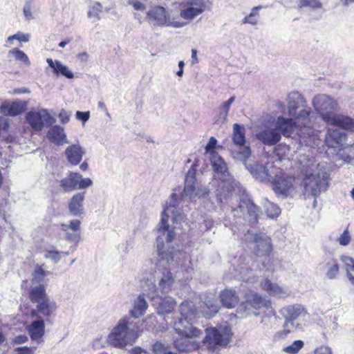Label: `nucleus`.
I'll return each mask as SVG.
<instances>
[{
  "instance_id": "5fc2aeb1",
  "label": "nucleus",
  "mask_w": 354,
  "mask_h": 354,
  "mask_svg": "<svg viewBox=\"0 0 354 354\" xmlns=\"http://www.w3.org/2000/svg\"><path fill=\"white\" fill-rule=\"evenodd\" d=\"M102 6L100 3H95L88 12V17L97 16L101 12Z\"/></svg>"
},
{
  "instance_id": "4d7b16f0",
  "label": "nucleus",
  "mask_w": 354,
  "mask_h": 354,
  "mask_svg": "<svg viewBox=\"0 0 354 354\" xmlns=\"http://www.w3.org/2000/svg\"><path fill=\"white\" fill-rule=\"evenodd\" d=\"M247 207L250 216L256 219L258 213V207L252 203H248Z\"/></svg>"
},
{
  "instance_id": "ddd939ff",
  "label": "nucleus",
  "mask_w": 354,
  "mask_h": 354,
  "mask_svg": "<svg viewBox=\"0 0 354 354\" xmlns=\"http://www.w3.org/2000/svg\"><path fill=\"white\" fill-rule=\"evenodd\" d=\"M151 300L152 305L157 308L158 314L165 315L172 312L176 305L174 298L166 296H160L159 294L148 295Z\"/></svg>"
},
{
  "instance_id": "49530a36",
  "label": "nucleus",
  "mask_w": 354,
  "mask_h": 354,
  "mask_svg": "<svg viewBox=\"0 0 354 354\" xmlns=\"http://www.w3.org/2000/svg\"><path fill=\"white\" fill-rule=\"evenodd\" d=\"M351 241V236L348 229H346L337 238V241L342 246L348 245Z\"/></svg>"
},
{
  "instance_id": "a19ab883",
  "label": "nucleus",
  "mask_w": 354,
  "mask_h": 354,
  "mask_svg": "<svg viewBox=\"0 0 354 354\" xmlns=\"http://www.w3.org/2000/svg\"><path fill=\"white\" fill-rule=\"evenodd\" d=\"M304 343L301 340H295L291 345L286 346L283 351L288 354H297L304 347Z\"/></svg>"
},
{
  "instance_id": "c756f323",
  "label": "nucleus",
  "mask_w": 354,
  "mask_h": 354,
  "mask_svg": "<svg viewBox=\"0 0 354 354\" xmlns=\"http://www.w3.org/2000/svg\"><path fill=\"white\" fill-rule=\"evenodd\" d=\"M47 62L57 75H62L68 79H72L73 77V73L67 66L63 65L59 61L55 60L53 62L52 59L48 58L47 59Z\"/></svg>"
},
{
  "instance_id": "c85d7f7f",
  "label": "nucleus",
  "mask_w": 354,
  "mask_h": 354,
  "mask_svg": "<svg viewBox=\"0 0 354 354\" xmlns=\"http://www.w3.org/2000/svg\"><path fill=\"white\" fill-rule=\"evenodd\" d=\"M48 137L50 141L57 145H62L66 142V136L64 129L59 126H53L48 131Z\"/></svg>"
},
{
  "instance_id": "bb28decb",
  "label": "nucleus",
  "mask_w": 354,
  "mask_h": 354,
  "mask_svg": "<svg viewBox=\"0 0 354 354\" xmlns=\"http://www.w3.org/2000/svg\"><path fill=\"white\" fill-rule=\"evenodd\" d=\"M84 200V192L73 195L68 203V209L72 215L80 216L83 213Z\"/></svg>"
},
{
  "instance_id": "338daca9",
  "label": "nucleus",
  "mask_w": 354,
  "mask_h": 354,
  "mask_svg": "<svg viewBox=\"0 0 354 354\" xmlns=\"http://www.w3.org/2000/svg\"><path fill=\"white\" fill-rule=\"evenodd\" d=\"M28 341V337L25 335H20L16 336L14 339L13 342L16 344H21Z\"/></svg>"
},
{
  "instance_id": "5701e85b",
  "label": "nucleus",
  "mask_w": 354,
  "mask_h": 354,
  "mask_svg": "<svg viewBox=\"0 0 354 354\" xmlns=\"http://www.w3.org/2000/svg\"><path fill=\"white\" fill-rule=\"evenodd\" d=\"M26 330L32 341H40L45 334V323L43 319L33 321L26 327Z\"/></svg>"
},
{
  "instance_id": "69168bd1",
  "label": "nucleus",
  "mask_w": 354,
  "mask_h": 354,
  "mask_svg": "<svg viewBox=\"0 0 354 354\" xmlns=\"http://www.w3.org/2000/svg\"><path fill=\"white\" fill-rule=\"evenodd\" d=\"M17 351V354H34L32 349L28 346L19 347Z\"/></svg>"
},
{
  "instance_id": "6e6552de",
  "label": "nucleus",
  "mask_w": 354,
  "mask_h": 354,
  "mask_svg": "<svg viewBox=\"0 0 354 354\" xmlns=\"http://www.w3.org/2000/svg\"><path fill=\"white\" fill-rule=\"evenodd\" d=\"M130 325L128 318L120 319L112 330V346L123 348L136 342L139 335L134 329L130 328Z\"/></svg>"
},
{
  "instance_id": "6ab92c4d",
  "label": "nucleus",
  "mask_w": 354,
  "mask_h": 354,
  "mask_svg": "<svg viewBox=\"0 0 354 354\" xmlns=\"http://www.w3.org/2000/svg\"><path fill=\"white\" fill-rule=\"evenodd\" d=\"M274 192L283 198L288 196L292 185V178L288 176H276L272 182Z\"/></svg>"
},
{
  "instance_id": "79ce46f5",
  "label": "nucleus",
  "mask_w": 354,
  "mask_h": 354,
  "mask_svg": "<svg viewBox=\"0 0 354 354\" xmlns=\"http://www.w3.org/2000/svg\"><path fill=\"white\" fill-rule=\"evenodd\" d=\"M297 5L300 8L309 7L313 9L321 8L322 6L319 0H298Z\"/></svg>"
},
{
  "instance_id": "58836bf2",
  "label": "nucleus",
  "mask_w": 354,
  "mask_h": 354,
  "mask_svg": "<svg viewBox=\"0 0 354 354\" xmlns=\"http://www.w3.org/2000/svg\"><path fill=\"white\" fill-rule=\"evenodd\" d=\"M295 329V327L287 325V323L283 322V329L277 331L273 336V339L274 341H280L281 339H286L289 334L292 332Z\"/></svg>"
},
{
  "instance_id": "8fccbe9b",
  "label": "nucleus",
  "mask_w": 354,
  "mask_h": 354,
  "mask_svg": "<svg viewBox=\"0 0 354 354\" xmlns=\"http://www.w3.org/2000/svg\"><path fill=\"white\" fill-rule=\"evenodd\" d=\"M66 236L65 238L67 241L71 242H74L75 243H78L81 239V236L80 232L75 233H68V231L65 232Z\"/></svg>"
},
{
  "instance_id": "393cba45",
  "label": "nucleus",
  "mask_w": 354,
  "mask_h": 354,
  "mask_svg": "<svg viewBox=\"0 0 354 354\" xmlns=\"http://www.w3.org/2000/svg\"><path fill=\"white\" fill-rule=\"evenodd\" d=\"M220 299L223 306L227 308H234L239 301V297L233 289H226L220 293Z\"/></svg>"
},
{
  "instance_id": "3c124183",
  "label": "nucleus",
  "mask_w": 354,
  "mask_h": 354,
  "mask_svg": "<svg viewBox=\"0 0 354 354\" xmlns=\"http://www.w3.org/2000/svg\"><path fill=\"white\" fill-rule=\"evenodd\" d=\"M167 348L163 344L157 342L153 346V352L154 354H164Z\"/></svg>"
},
{
  "instance_id": "1a4fd4ad",
  "label": "nucleus",
  "mask_w": 354,
  "mask_h": 354,
  "mask_svg": "<svg viewBox=\"0 0 354 354\" xmlns=\"http://www.w3.org/2000/svg\"><path fill=\"white\" fill-rule=\"evenodd\" d=\"M279 313L283 317L284 322L295 327V329L302 328L300 321L308 315L306 308L299 304L285 306L279 310Z\"/></svg>"
},
{
  "instance_id": "a18cd8bd",
  "label": "nucleus",
  "mask_w": 354,
  "mask_h": 354,
  "mask_svg": "<svg viewBox=\"0 0 354 354\" xmlns=\"http://www.w3.org/2000/svg\"><path fill=\"white\" fill-rule=\"evenodd\" d=\"M230 106L225 102L221 105L219 108V115L217 122L224 123L227 119Z\"/></svg>"
},
{
  "instance_id": "c03bdc74",
  "label": "nucleus",
  "mask_w": 354,
  "mask_h": 354,
  "mask_svg": "<svg viewBox=\"0 0 354 354\" xmlns=\"http://www.w3.org/2000/svg\"><path fill=\"white\" fill-rule=\"evenodd\" d=\"M81 222L80 220L74 219L70 221L69 225L62 224V230L67 232L68 229L72 230L74 232H80Z\"/></svg>"
},
{
  "instance_id": "dca6fc26",
  "label": "nucleus",
  "mask_w": 354,
  "mask_h": 354,
  "mask_svg": "<svg viewBox=\"0 0 354 354\" xmlns=\"http://www.w3.org/2000/svg\"><path fill=\"white\" fill-rule=\"evenodd\" d=\"M245 168L252 175V176L261 181L264 182L270 180V174H269L268 166H264L262 164H259L257 162L249 163L247 162H243Z\"/></svg>"
},
{
  "instance_id": "aec40b11",
  "label": "nucleus",
  "mask_w": 354,
  "mask_h": 354,
  "mask_svg": "<svg viewBox=\"0 0 354 354\" xmlns=\"http://www.w3.org/2000/svg\"><path fill=\"white\" fill-rule=\"evenodd\" d=\"M346 140L345 132L339 129H329L326 136V143L328 147L331 148L343 145Z\"/></svg>"
},
{
  "instance_id": "6e6d98bb",
  "label": "nucleus",
  "mask_w": 354,
  "mask_h": 354,
  "mask_svg": "<svg viewBox=\"0 0 354 354\" xmlns=\"http://www.w3.org/2000/svg\"><path fill=\"white\" fill-rule=\"evenodd\" d=\"M24 14L27 20H30L33 18L30 2H28L25 5L24 8Z\"/></svg>"
},
{
  "instance_id": "e2e57ef3",
  "label": "nucleus",
  "mask_w": 354,
  "mask_h": 354,
  "mask_svg": "<svg viewBox=\"0 0 354 354\" xmlns=\"http://www.w3.org/2000/svg\"><path fill=\"white\" fill-rule=\"evenodd\" d=\"M216 143H217L216 139L214 137H211L210 139L209 140L208 143L207 144V145L205 147L206 151H214L213 149L215 148Z\"/></svg>"
},
{
  "instance_id": "603ef678",
  "label": "nucleus",
  "mask_w": 354,
  "mask_h": 354,
  "mask_svg": "<svg viewBox=\"0 0 354 354\" xmlns=\"http://www.w3.org/2000/svg\"><path fill=\"white\" fill-rule=\"evenodd\" d=\"M261 325L263 330H268L272 327L271 317L269 316H263L261 320Z\"/></svg>"
},
{
  "instance_id": "4be33fe9",
  "label": "nucleus",
  "mask_w": 354,
  "mask_h": 354,
  "mask_svg": "<svg viewBox=\"0 0 354 354\" xmlns=\"http://www.w3.org/2000/svg\"><path fill=\"white\" fill-rule=\"evenodd\" d=\"M187 301L189 302V301ZM202 301L203 306L202 307L203 309L201 310H198L193 302L190 301L194 305L196 312L198 313L196 318L199 317L201 315L210 317L218 311L219 306L213 297H205L203 299Z\"/></svg>"
},
{
  "instance_id": "f257e3e1",
  "label": "nucleus",
  "mask_w": 354,
  "mask_h": 354,
  "mask_svg": "<svg viewBox=\"0 0 354 354\" xmlns=\"http://www.w3.org/2000/svg\"><path fill=\"white\" fill-rule=\"evenodd\" d=\"M195 176L196 170L192 166L186 174L183 189H174L162 212L158 228L159 234L156 239L157 250L160 257V266L163 267L165 263H167L169 268L159 269L156 272L157 286L151 281H147L145 283L148 289L144 288V290L147 292L148 295H156L159 292L167 295L170 292L175 281L171 270L182 266L186 257L183 252L175 251L173 248L165 250L164 240H166L167 243L172 241L175 236L174 230L185 221V212L188 211L191 203H195L200 198H206L209 196V189L199 185Z\"/></svg>"
},
{
  "instance_id": "b1692460",
  "label": "nucleus",
  "mask_w": 354,
  "mask_h": 354,
  "mask_svg": "<svg viewBox=\"0 0 354 354\" xmlns=\"http://www.w3.org/2000/svg\"><path fill=\"white\" fill-rule=\"evenodd\" d=\"M256 137L263 144L272 146L281 140V133L274 127V129L261 131L257 133Z\"/></svg>"
},
{
  "instance_id": "c9c22d12",
  "label": "nucleus",
  "mask_w": 354,
  "mask_h": 354,
  "mask_svg": "<svg viewBox=\"0 0 354 354\" xmlns=\"http://www.w3.org/2000/svg\"><path fill=\"white\" fill-rule=\"evenodd\" d=\"M263 207L266 214L270 218L277 217L281 213L279 207L267 199L263 203Z\"/></svg>"
},
{
  "instance_id": "20e7f679",
  "label": "nucleus",
  "mask_w": 354,
  "mask_h": 354,
  "mask_svg": "<svg viewBox=\"0 0 354 354\" xmlns=\"http://www.w3.org/2000/svg\"><path fill=\"white\" fill-rule=\"evenodd\" d=\"M210 161L215 173V178L212 186L217 185L215 191L217 196L227 198L238 185L227 169V164L223 158L215 151L210 153Z\"/></svg>"
},
{
  "instance_id": "f8f14e48",
  "label": "nucleus",
  "mask_w": 354,
  "mask_h": 354,
  "mask_svg": "<svg viewBox=\"0 0 354 354\" xmlns=\"http://www.w3.org/2000/svg\"><path fill=\"white\" fill-rule=\"evenodd\" d=\"M146 19L153 26H170L171 25L169 15L162 6H155L150 9L147 13Z\"/></svg>"
},
{
  "instance_id": "9d476101",
  "label": "nucleus",
  "mask_w": 354,
  "mask_h": 354,
  "mask_svg": "<svg viewBox=\"0 0 354 354\" xmlns=\"http://www.w3.org/2000/svg\"><path fill=\"white\" fill-rule=\"evenodd\" d=\"M245 240L255 244L253 250L259 257L268 256L272 250L271 240L264 233L253 234L248 231L245 234Z\"/></svg>"
},
{
  "instance_id": "cd10ccee",
  "label": "nucleus",
  "mask_w": 354,
  "mask_h": 354,
  "mask_svg": "<svg viewBox=\"0 0 354 354\" xmlns=\"http://www.w3.org/2000/svg\"><path fill=\"white\" fill-rule=\"evenodd\" d=\"M26 120L34 131H41L44 126L43 117L39 112H28L26 115Z\"/></svg>"
},
{
  "instance_id": "680f3d73",
  "label": "nucleus",
  "mask_w": 354,
  "mask_h": 354,
  "mask_svg": "<svg viewBox=\"0 0 354 354\" xmlns=\"http://www.w3.org/2000/svg\"><path fill=\"white\" fill-rule=\"evenodd\" d=\"M46 272L44 270L42 266H37L34 272V277L35 279H41L46 275Z\"/></svg>"
},
{
  "instance_id": "de8ad7c7",
  "label": "nucleus",
  "mask_w": 354,
  "mask_h": 354,
  "mask_svg": "<svg viewBox=\"0 0 354 354\" xmlns=\"http://www.w3.org/2000/svg\"><path fill=\"white\" fill-rule=\"evenodd\" d=\"M185 3L189 5V6L198 8L202 12L205 10V0H187Z\"/></svg>"
},
{
  "instance_id": "09e8293b",
  "label": "nucleus",
  "mask_w": 354,
  "mask_h": 354,
  "mask_svg": "<svg viewBox=\"0 0 354 354\" xmlns=\"http://www.w3.org/2000/svg\"><path fill=\"white\" fill-rule=\"evenodd\" d=\"M44 257L46 259H50L55 262H57L61 259V252L57 250H50L46 252Z\"/></svg>"
},
{
  "instance_id": "0eeeda50",
  "label": "nucleus",
  "mask_w": 354,
  "mask_h": 354,
  "mask_svg": "<svg viewBox=\"0 0 354 354\" xmlns=\"http://www.w3.org/2000/svg\"><path fill=\"white\" fill-rule=\"evenodd\" d=\"M232 145L230 146V151L233 158L242 162L251 156V149L250 142L245 138V129L243 125L238 123L233 124L232 134Z\"/></svg>"
},
{
  "instance_id": "2eb2a0df",
  "label": "nucleus",
  "mask_w": 354,
  "mask_h": 354,
  "mask_svg": "<svg viewBox=\"0 0 354 354\" xmlns=\"http://www.w3.org/2000/svg\"><path fill=\"white\" fill-rule=\"evenodd\" d=\"M324 120L328 124L340 127L343 131H352L354 129V120L343 115L324 114Z\"/></svg>"
},
{
  "instance_id": "423d86ee",
  "label": "nucleus",
  "mask_w": 354,
  "mask_h": 354,
  "mask_svg": "<svg viewBox=\"0 0 354 354\" xmlns=\"http://www.w3.org/2000/svg\"><path fill=\"white\" fill-rule=\"evenodd\" d=\"M232 329L227 324L205 329V336L202 337V343L207 346L211 352H215L219 347H226L232 340Z\"/></svg>"
},
{
  "instance_id": "7c9ffc66",
  "label": "nucleus",
  "mask_w": 354,
  "mask_h": 354,
  "mask_svg": "<svg viewBox=\"0 0 354 354\" xmlns=\"http://www.w3.org/2000/svg\"><path fill=\"white\" fill-rule=\"evenodd\" d=\"M147 308V303L144 295H140L133 302V308L130 311L131 317L138 318L144 315Z\"/></svg>"
},
{
  "instance_id": "f704fd0d",
  "label": "nucleus",
  "mask_w": 354,
  "mask_h": 354,
  "mask_svg": "<svg viewBox=\"0 0 354 354\" xmlns=\"http://www.w3.org/2000/svg\"><path fill=\"white\" fill-rule=\"evenodd\" d=\"M202 13L198 8L189 6L185 3L180 9V16L184 19L192 20Z\"/></svg>"
},
{
  "instance_id": "864d4df0",
  "label": "nucleus",
  "mask_w": 354,
  "mask_h": 354,
  "mask_svg": "<svg viewBox=\"0 0 354 354\" xmlns=\"http://www.w3.org/2000/svg\"><path fill=\"white\" fill-rule=\"evenodd\" d=\"M91 185H92V181L90 178H81V179H78L77 189H85L86 187H88Z\"/></svg>"
},
{
  "instance_id": "e433bc0d",
  "label": "nucleus",
  "mask_w": 354,
  "mask_h": 354,
  "mask_svg": "<svg viewBox=\"0 0 354 354\" xmlns=\"http://www.w3.org/2000/svg\"><path fill=\"white\" fill-rule=\"evenodd\" d=\"M258 277L255 271L252 269L241 268L239 271V279L250 283H254Z\"/></svg>"
},
{
  "instance_id": "f03ea898",
  "label": "nucleus",
  "mask_w": 354,
  "mask_h": 354,
  "mask_svg": "<svg viewBox=\"0 0 354 354\" xmlns=\"http://www.w3.org/2000/svg\"><path fill=\"white\" fill-rule=\"evenodd\" d=\"M181 317L174 322V328L179 337L174 345L179 352H192L199 348L202 343L203 331L193 326L192 322L198 313L191 302L183 301L180 306Z\"/></svg>"
},
{
  "instance_id": "bf43d9fd",
  "label": "nucleus",
  "mask_w": 354,
  "mask_h": 354,
  "mask_svg": "<svg viewBox=\"0 0 354 354\" xmlns=\"http://www.w3.org/2000/svg\"><path fill=\"white\" fill-rule=\"evenodd\" d=\"M89 117H90L89 111L82 112V111H78L76 112V118L79 120L82 121L83 122H86L89 119Z\"/></svg>"
},
{
  "instance_id": "a211bd4d",
  "label": "nucleus",
  "mask_w": 354,
  "mask_h": 354,
  "mask_svg": "<svg viewBox=\"0 0 354 354\" xmlns=\"http://www.w3.org/2000/svg\"><path fill=\"white\" fill-rule=\"evenodd\" d=\"M26 107V103L21 101H6L1 104L0 112L6 116H16L24 113Z\"/></svg>"
},
{
  "instance_id": "412c9836",
  "label": "nucleus",
  "mask_w": 354,
  "mask_h": 354,
  "mask_svg": "<svg viewBox=\"0 0 354 354\" xmlns=\"http://www.w3.org/2000/svg\"><path fill=\"white\" fill-rule=\"evenodd\" d=\"M247 305L250 306L255 310L252 313L254 315L259 316L260 310L268 309L271 307L270 299L263 298L257 293H251L247 300Z\"/></svg>"
},
{
  "instance_id": "72a5a7b5",
  "label": "nucleus",
  "mask_w": 354,
  "mask_h": 354,
  "mask_svg": "<svg viewBox=\"0 0 354 354\" xmlns=\"http://www.w3.org/2000/svg\"><path fill=\"white\" fill-rule=\"evenodd\" d=\"M29 299L32 303L39 304L47 299L48 297L46 293V288L44 286L39 285L32 288L29 292Z\"/></svg>"
},
{
  "instance_id": "39448f33",
  "label": "nucleus",
  "mask_w": 354,
  "mask_h": 354,
  "mask_svg": "<svg viewBox=\"0 0 354 354\" xmlns=\"http://www.w3.org/2000/svg\"><path fill=\"white\" fill-rule=\"evenodd\" d=\"M288 115L304 127L310 130L313 125L311 109L306 106V101L299 92H292L287 97Z\"/></svg>"
},
{
  "instance_id": "f3484780",
  "label": "nucleus",
  "mask_w": 354,
  "mask_h": 354,
  "mask_svg": "<svg viewBox=\"0 0 354 354\" xmlns=\"http://www.w3.org/2000/svg\"><path fill=\"white\" fill-rule=\"evenodd\" d=\"M57 308L55 302L51 301L49 298L39 302L37 305V309H32L30 313L32 318L39 317V313L41 314L48 320L54 313Z\"/></svg>"
},
{
  "instance_id": "7ed1b4c3",
  "label": "nucleus",
  "mask_w": 354,
  "mask_h": 354,
  "mask_svg": "<svg viewBox=\"0 0 354 354\" xmlns=\"http://www.w3.org/2000/svg\"><path fill=\"white\" fill-rule=\"evenodd\" d=\"M299 168L304 175L303 185L305 192L314 198L322 192L326 190L328 185L329 174L324 166L317 163L313 158L302 155L298 160Z\"/></svg>"
},
{
  "instance_id": "473e14b6",
  "label": "nucleus",
  "mask_w": 354,
  "mask_h": 354,
  "mask_svg": "<svg viewBox=\"0 0 354 354\" xmlns=\"http://www.w3.org/2000/svg\"><path fill=\"white\" fill-rule=\"evenodd\" d=\"M261 286L263 290L267 291L270 295L283 297L287 295V292L283 289L276 283H273L268 279L261 282Z\"/></svg>"
},
{
  "instance_id": "774afa93",
  "label": "nucleus",
  "mask_w": 354,
  "mask_h": 354,
  "mask_svg": "<svg viewBox=\"0 0 354 354\" xmlns=\"http://www.w3.org/2000/svg\"><path fill=\"white\" fill-rule=\"evenodd\" d=\"M59 118L62 124L67 123L69 121V115L68 113L64 110H62L60 111L59 114Z\"/></svg>"
},
{
  "instance_id": "052dcab7",
  "label": "nucleus",
  "mask_w": 354,
  "mask_h": 354,
  "mask_svg": "<svg viewBox=\"0 0 354 354\" xmlns=\"http://www.w3.org/2000/svg\"><path fill=\"white\" fill-rule=\"evenodd\" d=\"M315 354H333L330 347L322 346L315 351Z\"/></svg>"
},
{
  "instance_id": "4468645a",
  "label": "nucleus",
  "mask_w": 354,
  "mask_h": 354,
  "mask_svg": "<svg viewBox=\"0 0 354 354\" xmlns=\"http://www.w3.org/2000/svg\"><path fill=\"white\" fill-rule=\"evenodd\" d=\"M299 127L304 126L301 123H298L293 118H288L283 116L277 118L274 125L277 131L285 137H290Z\"/></svg>"
},
{
  "instance_id": "0e129e2a",
  "label": "nucleus",
  "mask_w": 354,
  "mask_h": 354,
  "mask_svg": "<svg viewBox=\"0 0 354 354\" xmlns=\"http://www.w3.org/2000/svg\"><path fill=\"white\" fill-rule=\"evenodd\" d=\"M242 23L244 24H251L252 26H255L258 23V18L252 17H250V16L248 15V16H246L245 17L243 18V19L242 21Z\"/></svg>"
},
{
  "instance_id": "9b49d317",
  "label": "nucleus",
  "mask_w": 354,
  "mask_h": 354,
  "mask_svg": "<svg viewBox=\"0 0 354 354\" xmlns=\"http://www.w3.org/2000/svg\"><path fill=\"white\" fill-rule=\"evenodd\" d=\"M312 105L324 120V114H335L333 111L338 109V104L330 96L326 94L315 95L312 100Z\"/></svg>"
},
{
  "instance_id": "ea45409f",
  "label": "nucleus",
  "mask_w": 354,
  "mask_h": 354,
  "mask_svg": "<svg viewBox=\"0 0 354 354\" xmlns=\"http://www.w3.org/2000/svg\"><path fill=\"white\" fill-rule=\"evenodd\" d=\"M8 55L14 56L16 60L20 61L25 64L28 65L30 64V61L27 55L19 48H15L9 50Z\"/></svg>"
},
{
  "instance_id": "a878e982",
  "label": "nucleus",
  "mask_w": 354,
  "mask_h": 354,
  "mask_svg": "<svg viewBox=\"0 0 354 354\" xmlns=\"http://www.w3.org/2000/svg\"><path fill=\"white\" fill-rule=\"evenodd\" d=\"M81 177L80 174L70 171L67 177L61 180L60 186L65 192L77 189L78 179H81Z\"/></svg>"
},
{
  "instance_id": "4c0bfd02",
  "label": "nucleus",
  "mask_w": 354,
  "mask_h": 354,
  "mask_svg": "<svg viewBox=\"0 0 354 354\" xmlns=\"http://www.w3.org/2000/svg\"><path fill=\"white\" fill-rule=\"evenodd\" d=\"M328 269L326 272V276L329 279H336L339 274V265L337 261L335 259L327 263Z\"/></svg>"
},
{
  "instance_id": "37998d69",
  "label": "nucleus",
  "mask_w": 354,
  "mask_h": 354,
  "mask_svg": "<svg viewBox=\"0 0 354 354\" xmlns=\"http://www.w3.org/2000/svg\"><path fill=\"white\" fill-rule=\"evenodd\" d=\"M14 39L18 40L19 42H28L30 39V35L18 32L13 35L9 36L7 39V43L11 44Z\"/></svg>"
},
{
  "instance_id": "2f4dec72",
  "label": "nucleus",
  "mask_w": 354,
  "mask_h": 354,
  "mask_svg": "<svg viewBox=\"0 0 354 354\" xmlns=\"http://www.w3.org/2000/svg\"><path fill=\"white\" fill-rule=\"evenodd\" d=\"M65 153L72 165H77L82 160L83 151L79 146L71 145L66 148Z\"/></svg>"
},
{
  "instance_id": "13d9d810",
  "label": "nucleus",
  "mask_w": 354,
  "mask_h": 354,
  "mask_svg": "<svg viewBox=\"0 0 354 354\" xmlns=\"http://www.w3.org/2000/svg\"><path fill=\"white\" fill-rule=\"evenodd\" d=\"M129 4L131 5L136 10H144L146 8L145 4L138 0H130Z\"/></svg>"
}]
</instances>
